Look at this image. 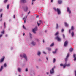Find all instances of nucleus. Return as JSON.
I'll use <instances>...</instances> for the list:
<instances>
[{
	"label": "nucleus",
	"mask_w": 76,
	"mask_h": 76,
	"mask_svg": "<svg viewBox=\"0 0 76 76\" xmlns=\"http://www.w3.org/2000/svg\"><path fill=\"white\" fill-rule=\"evenodd\" d=\"M69 53H68L67 54V55L66 56V57L65 59V61H66V62L65 63V64L63 65V64H60V66H63V68H65L66 67V66H67V67H69L70 65V64H67V58H68V57H69Z\"/></svg>",
	"instance_id": "f257e3e1"
},
{
	"label": "nucleus",
	"mask_w": 76,
	"mask_h": 76,
	"mask_svg": "<svg viewBox=\"0 0 76 76\" xmlns=\"http://www.w3.org/2000/svg\"><path fill=\"white\" fill-rule=\"evenodd\" d=\"M54 10L55 11H57V13L58 14H59V15H60V13H61V11H60V10L58 8H57L56 10V8H53Z\"/></svg>",
	"instance_id": "f03ea898"
},
{
	"label": "nucleus",
	"mask_w": 76,
	"mask_h": 76,
	"mask_svg": "<svg viewBox=\"0 0 76 76\" xmlns=\"http://www.w3.org/2000/svg\"><path fill=\"white\" fill-rule=\"evenodd\" d=\"M20 56L21 57H24L26 59V60H27V56L26 55V54H23V55H20Z\"/></svg>",
	"instance_id": "7ed1b4c3"
},
{
	"label": "nucleus",
	"mask_w": 76,
	"mask_h": 76,
	"mask_svg": "<svg viewBox=\"0 0 76 76\" xmlns=\"http://www.w3.org/2000/svg\"><path fill=\"white\" fill-rule=\"evenodd\" d=\"M55 68H56V67L55 66L53 67L52 69L50 70V72L51 74H53V73H54V69H55Z\"/></svg>",
	"instance_id": "20e7f679"
},
{
	"label": "nucleus",
	"mask_w": 76,
	"mask_h": 76,
	"mask_svg": "<svg viewBox=\"0 0 76 76\" xmlns=\"http://www.w3.org/2000/svg\"><path fill=\"white\" fill-rule=\"evenodd\" d=\"M55 39H57L58 41H61V38L59 37L58 36H57L55 38Z\"/></svg>",
	"instance_id": "39448f33"
},
{
	"label": "nucleus",
	"mask_w": 76,
	"mask_h": 76,
	"mask_svg": "<svg viewBox=\"0 0 76 76\" xmlns=\"http://www.w3.org/2000/svg\"><path fill=\"white\" fill-rule=\"evenodd\" d=\"M37 31V27H35L34 29H32L33 32L34 34H35V33H36V32H35V31Z\"/></svg>",
	"instance_id": "423d86ee"
},
{
	"label": "nucleus",
	"mask_w": 76,
	"mask_h": 76,
	"mask_svg": "<svg viewBox=\"0 0 76 76\" xmlns=\"http://www.w3.org/2000/svg\"><path fill=\"white\" fill-rule=\"evenodd\" d=\"M4 58H5V57H4V56H3L2 58H1V60H0V62L1 63H2V62H3V61H4Z\"/></svg>",
	"instance_id": "0eeeda50"
},
{
	"label": "nucleus",
	"mask_w": 76,
	"mask_h": 76,
	"mask_svg": "<svg viewBox=\"0 0 76 76\" xmlns=\"http://www.w3.org/2000/svg\"><path fill=\"white\" fill-rule=\"evenodd\" d=\"M68 44V42H67V41H66L64 43V46L65 47H66Z\"/></svg>",
	"instance_id": "6e6552de"
},
{
	"label": "nucleus",
	"mask_w": 76,
	"mask_h": 76,
	"mask_svg": "<svg viewBox=\"0 0 76 76\" xmlns=\"http://www.w3.org/2000/svg\"><path fill=\"white\" fill-rule=\"evenodd\" d=\"M67 11L68 12H69V13H71V11L70 10V9L69 7H67Z\"/></svg>",
	"instance_id": "1a4fd4ad"
},
{
	"label": "nucleus",
	"mask_w": 76,
	"mask_h": 76,
	"mask_svg": "<svg viewBox=\"0 0 76 76\" xmlns=\"http://www.w3.org/2000/svg\"><path fill=\"white\" fill-rule=\"evenodd\" d=\"M73 56L74 58V61H75V60H76V54H74L73 55Z\"/></svg>",
	"instance_id": "9d476101"
},
{
	"label": "nucleus",
	"mask_w": 76,
	"mask_h": 76,
	"mask_svg": "<svg viewBox=\"0 0 76 76\" xmlns=\"http://www.w3.org/2000/svg\"><path fill=\"white\" fill-rule=\"evenodd\" d=\"M20 2L21 3H25L26 2V0H21Z\"/></svg>",
	"instance_id": "9b49d317"
},
{
	"label": "nucleus",
	"mask_w": 76,
	"mask_h": 76,
	"mask_svg": "<svg viewBox=\"0 0 76 76\" xmlns=\"http://www.w3.org/2000/svg\"><path fill=\"white\" fill-rule=\"evenodd\" d=\"M28 8L27 7H26L24 9V11H25V12H27V11H28Z\"/></svg>",
	"instance_id": "f8f14e48"
},
{
	"label": "nucleus",
	"mask_w": 76,
	"mask_h": 76,
	"mask_svg": "<svg viewBox=\"0 0 76 76\" xmlns=\"http://www.w3.org/2000/svg\"><path fill=\"white\" fill-rule=\"evenodd\" d=\"M31 44H32V45H34V46L36 44V43H35V42H34V41H32L31 42Z\"/></svg>",
	"instance_id": "ddd939ff"
},
{
	"label": "nucleus",
	"mask_w": 76,
	"mask_h": 76,
	"mask_svg": "<svg viewBox=\"0 0 76 76\" xmlns=\"http://www.w3.org/2000/svg\"><path fill=\"white\" fill-rule=\"evenodd\" d=\"M58 2L59 4H61V3H62V1H61V0H58Z\"/></svg>",
	"instance_id": "4468645a"
},
{
	"label": "nucleus",
	"mask_w": 76,
	"mask_h": 76,
	"mask_svg": "<svg viewBox=\"0 0 76 76\" xmlns=\"http://www.w3.org/2000/svg\"><path fill=\"white\" fill-rule=\"evenodd\" d=\"M57 49H55V51H53V54H56V53H57Z\"/></svg>",
	"instance_id": "2eb2a0df"
},
{
	"label": "nucleus",
	"mask_w": 76,
	"mask_h": 76,
	"mask_svg": "<svg viewBox=\"0 0 76 76\" xmlns=\"http://www.w3.org/2000/svg\"><path fill=\"white\" fill-rule=\"evenodd\" d=\"M18 71L19 72H21V69L20 68H18Z\"/></svg>",
	"instance_id": "dca6fc26"
},
{
	"label": "nucleus",
	"mask_w": 76,
	"mask_h": 76,
	"mask_svg": "<svg viewBox=\"0 0 76 76\" xmlns=\"http://www.w3.org/2000/svg\"><path fill=\"white\" fill-rule=\"evenodd\" d=\"M65 26H66V27H67L69 26V25H68V24H67L66 22L65 23Z\"/></svg>",
	"instance_id": "f3484780"
},
{
	"label": "nucleus",
	"mask_w": 76,
	"mask_h": 76,
	"mask_svg": "<svg viewBox=\"0 0 76 76\" xmlns=\"http://www.w3.org/2000/svg\"><path fill=\"white\" fill-rule=\"evenodd\" d=\"M3 66H1V69H0V71H2V70H3Z\"/></svg>",
	"instance_id": "a211bd4d"
},
{
	"label": "nucleus",
	"mask_w": 76,
	"mask_h": 76,
	"mask_svg": "<svg viewBox=\"0 0 76 76\" xmlns=\"http://www.w3.org/2000/svg\"><path fill=\"white\" fill-rule=\"evenodd\" d=\"M54 43H52L50 45V47H53V46H54Z\"/></svg>",
	"instance_id": "6ab92c4d"
},
{
	"label": "nucleus",
	"mask_w": 76,
	"mask_h": 76,
	"mask_svg": "<svg viewBox=\"0 0 76 76\" xmlns=\"http://www.w3.org/2000/svg\"><path fill=\"white\" fill-rule=\"evenodd\" d=\"M37 54L38 56H40V55H41V52L39 51Z\"/></svg>",
	"instance_id": "aec40b11"
},
{
	"label": "nucleus",
	"mask_w": 76,
	"mask_h": 76,
	"mask_svg": "<svg viewBox=\"0 0 76 76\" xmlns=\"http://www.w3.org/2000/svg\"><path fill=\"white\" fill-rule=\"evenodd\" d=\"M71 35L72 37H73V36L74 35V32H72L71 33Z\"/></svg>",
	"instance_id": "412c9836"
},
{
	"label": "nucleus",
	"mask_w": 76,
	"mask_h": 76,
	"mask_svg": "<svg viewBox=\"0 0 76 76\" xmlns=\"http://www.w3.org/2000/svg\"><path fill=\"white\" fill-rule=\"evenodd\" d=\"M69 51L70 52H72V51H73V48H71L70 49H69Z\"/></svg>",
	"instance_id": "4be33fe9"
},
{
	"label": "nucleus",
	"mask_w": 76,
	"mask_h": 76,
	"mask_svg": "<svg viewBox=\"0 0 76 76\" xmlns=\"http://www.w3.org/2000/svg\"><path fill=\"white\" fill-rule=\"evenodd\" d=\"M27 17H28V16H27L26 18V19L24 20V23H26V18H27Z\"/></svg>",
	"instance_id": "5701e85b"
},
{
	"label": "nucleus",
	"mask_w": 76,
	"mask_h": 76,
	"mask_svg": "<svg viewBox=\"0 0 76 76\" xmlns=\"http://www.w3.org/2000/svg\"><path fill=\"white\" fill-rule=\"evenodd\" d=\"M37 23L38 26H39V25H40V24H41V23H38V22H37Z\"/></svg>",
	"instance_id": "b1692460"
},
{
	"label": "nucleus",
	"mask_w": 76,
	"mask_h": 76,
	"mask_svg": "<svg viewBox=\"0 0 76 76\" xmlns=\"http://www.w3.org/2000/svg\"><path fill=\"white\" fill-rule=\"evenodd\" d=\"M58 24H56V29H58Z\"/></svg>",
	"instance_id": "393cba45"
},
{
	"label": "nucleus",
	"mask_w": 76,
	"mask_h": 76,
	"mask_svg": "<svg viewBox=\"0 0 76 76\" xmlns=\"http://www.w3.org/2000/svg\"><path fill=\"white\" fill-rule=\"evenodd\" d=\"M71 29V30H73V29H74V27H73V26H72Z\"/></svg>",
	"instance_id": "a878e982"
},
{
	"label": "nucleus",
	"mask_w": 76,
	"mask_h": 76,
	"mask_svg": "<svg viewBox=\"0 0 76 76\" xmlns=\"http://www.w3.org/2000/svg\"><path fill=\"white\" fill-rule=\"evenodd\" d=\"M7 66V65H6V64L5 63L4 65V67H6Z\"/></svg>",
	"instance_id": "bb28decb"
},
{
	"label": "nucleus",
	"mask_w": 76,
	"mask_h": 76,
	"mask_svg": "<svg viewBox=\"0 0 76 76\" xmlns=\"http://www.w3.org/2000/svg\"><path fill=\"white\" fill-rule=\"evenodd\" d=\"M9 6H10L9 4L7 5V9H9Z\"/></svg>",
	"instance_id": "cd10ccee"
},
{
	"label": "nucleus",
	"mask_w": 76,
	"mask_h": 76,
	"mask_svg": "<svg viewBox=\"0 0 76 76\" xmlns=\"http://www.w3.org/2000/svg\"><path fill=\"white\" fill-rule=\"evenodd\" d=\"M7 1H8V0H5L4 1V3H7Z\"/></svg>",
	"instance_id": "c85d7f7f"
},
{
	"label": "nucleus",
	"mask_w": 76,
	"mask_h": 76,
	"mask_svg": "<svg viewBox=\"0 0 76 76\" xmlns=\"http://www.w3.org/2000/svg\"><path fill=\"white\" fill-rule=\"evenodd\" d=\"M1 33L2 34H4V30H3V31H2Z\"/></svg>",
	"instance_id": "c756f323"
},
{
	"label": "nucleus",
	"mask_w": 76,
	"mask_h": 76,
	"mask_svg": "<svg viewBox=\"0 0 76 76\" xmlns=\"http://www.w3.org/2000/svg\"><path fill=\"white\" fill-rule=\"evenodd\" d=\"M59 33L58 32H56L55 34V35L56 36V35H58Z\"/></svg>",
	"instance_id": "7c9ffc66"
},
{
	"label": "nucleus",
	"mask_w": 76,
	"mask_h": 76,
	"mask_svg": "<svg viewBox=\"0 0 76 76\" xmlns=\"http://www.w3.org/2000/svg\"><path fill=\"white\" fill-rule=\"evenodd\" d=\"M2 16H3V14H1L0 15V18H2Z\"/></svg>",
	"instance_id": "2f4dec72"
},
{
	"label": "nucleus",
	"mask_w": 76,
	"mask_h": 76,
	"mask_svg": "<svg viewBox=\"0 0 76 76\" xmlns=\"http://www.w3.org/2000/svg\"><path fill=\"white\" fill-rule=\"evenodd\" d=\"M56 62V59L55 58H54L53 60V63H55Z\"/></svg>",
	"instance_id": "473e14b6"
},
{
	"label": "nucleus",
	"mask_w": 76,
	"mask_h": 76,
	"mask_svg": "<svg viewBox=\"0 0 76 76\" xmlns=\"http://www.w3.org/2000/svg\"><path fill=\"white\" fill-rule=\"evenodd\" d=\"M30 36L31 38H32V34L30 33Z\"/></svg>",
	"instance_id": "72a5a7b5"
},
{
	"label": "nucleus",
	"mask_w": 76,
	"mask_h": 76,
	"mask_svg": "<svg viewBox=\"0 0 76 76\" xmlns=\"http://www.w3.org/2000/svg\"><path fill=\"white\" fill-rule=\"evenodd\" d=\"M23 28H24V29H26V28H25V26H24V25H23Z\"/></svg>",
	"instance_id": "f704fd0d"
},
{
	"label": "nucleus",
	"mask_w": 76,
	"mask_h": 76,
	"mask_svg": "<svg viewBox=\"0 0 76 76\" xmlns=\"http://www.w3.org/2000/svg\"><path fill=\"white\" fill-rule=\"evenodd\" d=\"M4 28H6V23L5 22H4Z\"/></svg>",
	"instance_id": "c9c22d12"
},
{
	"label": "nucleus",
	"mask_w": 76,
	"mask_h": 76,
	"mask_svg": "<svg viewBox=\"0 0 76 76\" xmlns=\"http://www.w3.org/2000/svg\"><path fill=\"white\" fill-rule=\"evenodd\" d=\"M48 50L49 51H51V48H48Z\"/></svg>",
	"instance_id": "e433bc0d"
},
{
	"label": "nucleus",
	"mask_w": 76,
	"mask_h": 76,
	"mask_svg": "<svg viewBox=\"0 0 76 76\" xmlns=\"http://www.w3.org/2000/svg\"><path fill=\"white\" fill-rule=\"evenodd\" d=\"M63 31H64V29L63 28H62L61 30V31L62 32H63Z\"/></svg>",
	"instance_id": "4c0bfd02"
},
{
	"label": "nucleus",
	"mask_w": 76,
	"mask_h": 76,
	"mask_svg": "<svg viewBox=\"0 0 76 76\" xmlns=\"http://www.w3.org/2000/svg\"><path fill=\"white\" fill-rule=\"evenodd\" d=\"M28 68H26L25 70L26 72H28Z\"/></svg>",
	"instance_id": "58836bf2"
},
{
	"label": "nucleus",
	"mask_w": 76,
	"mask_h": 76,
	"mask_svg": "<svg viewBox=\"0 0 76 76\" xmlns=\"http://www.w3.org/2000/svg\"><path fill=\"white\" fill-rule=\"evenodd\" d=\"M75 76H76V70L75 71Z\"/></svg>",
	"instance_id": "ea45409f"
},
{
	"label": "nucleus",
	"mask_w": 76,
	"mask_h": 76,
	"mask_svg": "<svg viewBox=\"0 0 76 76\" xmlns=\"http://www.w3.org/2000/svg\"><path fill=\"white\" fill-rule=\"evenodd\" d=\"M43 54H46V53L45 52H43Z\"/></svg>",
	"instance_id": "a19ab883"
},
{
	"label": "nucleus",
	"mask_w": 76,
	"mask_h": 76,
	"mask_svg": "<svg viewBox=\"0 0 76 76\" xmlns=\"http://www.w3.org/2000/svg\"><path fill=\"white\" fill-rule=\"evenodd\" d=\"M2 11V9H1L0 10V12H1Z\"/></svg>",
	"instance_id": "79ce46f5"
},
{
	"label": "nucleus",
	"mask_w": 76,
	"mask_h": 76,
	"mask_svg": "<svg viewBox=\"0 0 76 76\" xmlns=\"http://www.w3.org/2000/svg\"><path fill=\"white\" fill-rule=\"evenodd\" d=\"M63 35L64 38H65L64 35V34H63Z\"/></svg>",
	"instance_id": "37998d69"
},
{
	"label": "nucleus",
	"mask_w": 76,
	"mask_h": 76,
	"mask_svg": "<svg viewBox=\"0 0 76 76\" xmlns=\"http://www.w3.org/2000/svg\"><path fill=\"white\" fill-rule=\"evenodd\" d=\"M71 31V30H69V33H70Z\"/></svg>",
	"instance_id": "c03bdc74"
},
{
	"label": "nucleus",
	"mask_w": 76,
	"mask_h": 76,
	"mask_svg": "<svg viewBox=\"0 0 76 76\" xmlns=\"http://www.w3.org/2000/svg\"><path fill=\"white\" fill-rule=\"evenodd\" d=\"M2 34L0 35V38L1 37H2Z\"/></svg>",
	"instance_id": "a18cd8bd"
},
{
	"label": "nucleus",
	"mask_w": 76,
	"mask_h": 76,
	"mask_svg": "<svg viewBox=\"0 0 76 76\" xmlns=\"http://www.w3.org/2000/svg\"><path fill=\"white\" fill-rule=\"evenodd\" d=\"M26 19V18H25V17H24L23 18V19Z\"/></svg>",
	"instance_id": "49530a36"
},
{
	"label": "nucleus",
	"mask_w": 76,
	"mask_h": 76,
	"mask_svg": "<svg viewBox=\"0 0 76 76\" xmlns=\"http://www.w3.org/2000/svg\"><path fill=\"white\" fill-rule=\"evenodd\" d=\"M51 2H53V0H51Z\"/></svg>",
	"instance_id": "de8ad7c7"
},
{
	"label": "nucleus",
	"mask_w": 76,
	"mask_h": 76,
	"mask_svg": "<svg viewBox=\"0 0 76 76\" xmlns=\"http://www.w3.org/2000/svg\"><path fill=\"white\" fill-rule=\"evenodd\" d=\"M30 13V11H29V12L28 13V14L29 15V14Z\"/></svg>",
	"instance_id": "09e8293b"
},
{
	"label": "nucleus",
	"mask_w": 76,
	"mask_h": 76,
	"mask_svg": "<svg viewBox=\"0 0 76 76\" xmlns=\"http://www.w3.org/2000/svg\"><path fill=\"white\" fill-rule=\"evenodd\" d=\"M46 58L47 60H48V58L47 57H46Z\"/></svg>",
	"instance_id": "8fccbe9b"
},
{
	"label": "nucleus",
	"mask_w": 76,
	"mask_h": 76,
	"mask_svg": "<svg viewBox=\"0 0 76 76\" xmlns=\"http://www.w3.org/2000/svg\"><path fill=\"white\" fill-rule=\"evenodd\" d=\"M35 0H32V1H33H33H35Z\"/></svg>",
	"instance_id": "3c124183"
},
{
	"label": "nucleus",
	"mask_w": 76,
	"mask_h": 76,
	"mask_svg": "<svg viewBox=\"0 0 76 76\" xmlns=\"http://www.w3.org/2000/svg\"><path fill=\"white\" fill-rule=\"evenodd\" d=\"M36 40H37V41H38V39H37Z\"/></svg>",
	"instance_id": "603ef678"
},
{
	"label": "nucleus",
	"mask_w": 76,
	"mask_h": 76,
	"mask_svg": "<svg viewBox=\"0 0 76 76\" xmlns=\"http://www.w3.org/2000/svg\"><path fill=\"white\" fill-rule=\"evenodd\" d=\"M15 18V15L14 16V18Z\"/></svg>",
	"instance_id": "864d4df0"
},
{
	"label": "nucleus",
	"mask_w": 76,
	"mask_h": 76,
	"mask_svg": "<svg viewBox=\"0 0 76 76\" xmlns=\"http://www.w3.org/2000/svg\"><path fill=\"white\" fill-rule=\"evenodd\" d=\"M47 75H48V72H47Z\"/></svg>",
	"instance_id": "5fc2aeb1"
},
{
	"label": "nucleus",
	"mask_w": 76,
	"mask_h": 76,
	"mask_svg": "<svg viewBox=\"0 0 76 76\" xmlns=\"http://www.w3.org/2000/svg\"><path fill=\"white\" fill-rule=\"evenodd\" d=\"M25 35V33H23V35L24 36V35Z\"/></svg>",
	"instance_id": "6e6d98bb"
},
{
	"label": "nucleus",
	"mask_w": 76,
	"mask_h": 76,
	"mask_svg": "<svg viewBox=\"0 0 76 76\" xmlns=\"http://www.w3.org/2000/svg\"><path fill=\"white\" fill-rule=\"evenodd\" d=\"M39 22H41V20H40V21H39Z\"/></svg>",
	"instance_id": "4d7b16f0"
},
{
	"label": "nucleus",
	"mask_w": 76,
	"mask_h": 76,
	"mask_svg": "<svg viewBox=\"0 0 76 76\" xmlns=\"http://www.w3.org/2000/svg\"><path fill=\"white\" fill-rule=\"evenodd\" d=\"M2 20V19H1V20H0V21H1Z\"/></svg>",
	"instance_id": "13d9d810"
},
{
	"label": "nucleus",
	"mask_w": 76,
	"mask_h": 76,
	"mask_svg": "<svg viewBox=\"0 0 76 76\" xmlns=\"http://www.w3.org/2000/svg\"><path fill=\"white\" fill-rule=\"evenodd\" d=\"M45 32H47V31L45 30Z\"/></svg>",
	"instance_id": "bf43d9fd"
},
{
	"label": "nucleus",
	"mask_w": 76,
	"mask_h": 76,
	"mask_svg": "<svg viewBox=\"0 0 76 76\" xmlns=\"http://www.w3.org/2000/svg\"><path fill=\"white\" fill-rule=\"evenodd\" d=\"M43 43H44V40H43Z\"/></svg>",
	"instance_id": "052dcab7"
},
{
	"label": "nucleus",
	"mask_w": 76,
	"mask_h": 76,
	"mask_svg": "<svg viewBox=\"0 0 76 76\" xmlns=\"http://www.w3.org/2000/svg\"><path fill=\"white\" fill-rule=\"evenodd\" d=\"M33 2H32V4H33Z\"/></svg>",
	"instance_id": "680f3d73"
},
{
	"label": "nucleus",
	"mask_w": 76,
	"mask_h": 76,
	"mask_svg": "<svg viewBox=\"0 0 76 76\" xmlns=\"http://www.w3.org/2000/svg\"><path fill=\"white\" fill-rule=\"evenodd\" d=\"M38 16L37 15V16H36V18H38Z\"/></svg>",
	"instance_id": "e2e57ef3"
},
{
	"label": "nucleus",
	"mask_w": 76,
	"mask_h": 76,
	"mask_svg": "<svg viewBox=\"0 0 76 76\" xmlns=\"http://www.w3.org/2000/svg\"><path fill=\"white\" fill-rule=\"evenodd\" d=\"M57 76H60V75H58Z\"/></svg>",
	"instance_id": "0e129e2a"
},
{
	"label": "nucleus",
	"mask_w": 76,
	"mask_h": 76,
	"mask_svg": "<svg viewBox=\"0 0 76 76\" xmlns=\"http://www.w3.org/2000/svg\"><path fill=\"white\" fill-rule=\"evenodd\" d=\"M6 37H7V35H6Z\"/></svg>",
	"instance_id": "69168bd1"
},
{
	"label": "nucleus",
	"mask_w": 76,
	"mask_h": 76,
	"mask_svg": "<svg viewBox=\"0 0 76 76\" xmlns=\"http://www.w3.org/2000/svg\"><path fill=\"white\" fill-rule=\"evenodd\" d=\"M49 76H50V75H49Z\"/></svg>",
	"instance_id": "338daca9"
}]
</instances>
